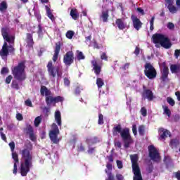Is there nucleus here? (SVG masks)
I'll use <instances>...</instances> for the list:
<instances>
[{
  "instance_id": "nucleus-1",
  "label": "nucleus",
  "mask_w": 180,
  "mask_h": 180,
  "mask_svg": "<svg viewBox=\"0 0 180 180\" xmlns=\"http://www.w3.org/2000/svg\"><path fill=\"white\" fill-rule=\"evenodd\" d=\"M20 154L21 155L20 174L22 176H26L30 171L33 156L29 148H24L20 150Z\"/></svg>"
},
{
  "instance_id": "nucleus-2",
  "label": "nucleus",
  "mask_w": 180,
  "mask_h": 180,
  "mask_svg": "<svg viewBox=\"0 0 180 180\" xmlns=\"http://www.w3.org/2000/svg\"><path fill=\"white\" fill-rule=\"evenodd\" d=\"M152 39L155 44H160L164 49H171L172 46L169 38L162 34H155L153 35Z\"/></svg>"
},
{
  "instance_id": "nucleus-3",
  "label": "nucleus",
  "mask_w": 180,
  "mask_h": 180,
  "mask_svg": "<svg viewBox=\"0 0 180 180\" xmlns=\"http://www.w3.org/2000/svg\"><path fill=\"white\" fill-rule=\"evenodd\" d=\"M12 74L18 81H25L26 79V72H25V63L21 62L17 66L11 69Z\"/></svg>"
},
{
  "instance_id": "nucleus-4",
  "label": "nucleus",
  "mask_w": 180,
  "mask_h": 180,
  "mask_svg": "<svg viewBox=\"0 0 180 180\" xmlns=\"http://www.w3.org/2000/svg\"><path fill=\"white\" fill-rule=\"evenodd\" d=\"M130 158L132 164V171L134 172V180H143L141 176V172L140 170V167L139 166V155H131Z\"/></svg>"
},
{
  "instance_id": "nucleus-5",
  "label": "nucleus",
  "mask_w": 180,
  "mask_h": 180,
  "mask_svg": "<svg viewBox=\"0 0 180 180\" xmlns=\"http://www.w3.org/2000/svg\"><path fill=\"white\" fill-rule=\"evenodd\" d=\"M47 69L49 75L50 77H53V78L56 77V75L58 77H61V75H63V69H61V68H55L51 61L48 63Z\"/></svg>"
},
{
  "instance_id": "nucleus-6",
  "label": "nucleus",
  "mask_w": 180,
  "mask_h": 180,
  "mask_svg": "<svg viewBox=\"0 0 180 180\" xmlns=\"http://www.w3.org/2000/svg\"><path fill=\"white\" fill-rule=\"evenodd\" d=\"M120 136L124 143V147L126 148H129L130 144L133 143V139H131L130 136V129L129 128H124L121 131Z\"/></svg>"
},
{
  "instance_id": "nucleus-7",
  "label": "nucleus",
  "mask_w": 180,
  "mask_h": 180,
  "mask_svg": "<svg viewBox=\"0 0 180 180\" xmlns=\"http://www.w3.org/2000/svg\"><path fill=\"white\" fill-rule=\"evenodd\" d=\"M15 48L12 45L8 46V42L5 41L3 44L2 49L0 50V56L2 60H7L9 53H13Z\"/></svg>"
},
{
  "instance_id": "nucleus-8",
  "label": "nucleus",
  "mask_w": 180,
  "mask_h": 180,
  "mask_svg": "<svg viewBox=\"0 0 180 180\" xmlns=\"http://www.w3.org/2000/svg\"><path fill=\"white\" fill-rule=\"evenodd\" d=\"M144 74L149 79H154L157 77V71L151 63H146L145 65Z\"/></svg>"
},
{
  "instance_id": "nucleus-9",
  "label": "nucleus",
  "mask_w": 180,
  "mask_h": 180,
  "mask_svg": "<svg viewBox=\"0 0 180 180\" xmlns=\"http://www.w3.org/2000/svg\"><path fill=\"white\" fill-rule=\"evenodd\" d=\"M60 134V130L58 129V127H57V124H53L51 126V130L49 133V137L53 141V143H55V144H57L58 141H60V139L57 137Z\"/></svg>"
},
{
  "instance_id": "nucleus-10",
  "label": "nucleus",
  "mask_w": 180,
  "mask_h": 180,
  "mask_svg": "<svg viewBox=\"0 0 180 180\" xmlns=\"http://www.w3.org/2000/svg\"><path fill=\"white\" fill-rule=\"evenodd\" d=\"M148 151H149V157H150L151 160L153 161H156V162H158V161H160L161 156H160V153H158V150L154 146H150L148 147Z\"/></svg>"
},
{
  "instance_id": "nucleus-11",
  "label": "nucleus",
  "mask_w": 180,
  "mask_h": 180,
  "mask_svg": "<svg viewBox=\"0 0 180 180\" xmlns=\"http://www.w3.org/2000/svg\"><path fill=\"white\" fill-rule=\"evenodd\" d=\"M63 63L65 65H71L74 63V52H67L63 57Z\"/></svg>"
},
{
  "instance_id": "nucleus-12",
  "label": "nucleus",
  "mask_w": 180,
  "mask_h": 180,
  "mask_svg": "<svg viewBox=\"0 0 180 180\" xmlns=\"http://www.w3.org/2000/svg\"><path fill=\"white\" fill-rule=\"evenodd\" d=\"M1 34H2L4 40H6V41H7V43H9L10 44H14L15 36L9 35L8 34V31L6 30V29L1 30Z\"/></svg>"
},
{
  "instance_id": "nucleus-13",
  "label": "nucleus",
  "mask_w": 180,
  "mask_h": 180,
  "mask_svg": "<svg viewBox=\"0 0 180 180\" xmlns=\"http://www.w3.org/2000/svg\"><path fill=\"white\" fill-rule=\"evenodd\" d=\"M131 19L133 22V26L136 30H139L143 27V22L139 19L136 16L132 15L131 16Z\"/></svg>"
},
{
  "instance_id": "nucleus-14",
  "label": "nucleus",
  "mask_w": 180,
  "mask_h": 180,
  "mask_svg": "<svg viewBox=\"0 0 180 180\" xmlns=\"http://www.w3.org/2000/svg\"><path fill=\"white\" fill-rule=\"evenodd\" d=\"M160 70L162 72V79L163 81H165L169 74L168 66L164 63L162 65H160Z\"/></svg>"
},
{
  "instance_id": "nucleus-15",
  "label": "nucleus",
  "mask_w": 180,
  "mask_h": 180,
  "mask_svg": "<svg viewBox=\"0 0 180 180\" xmlns=\"http://www.w3.org/2000/svg\"><path fill=\"white\" fill-rule=\"evenodd\" d=\"M159 134L160 136L159 140H165L167 137L171 136V133L164 128L159 129Z\"/></svg>"
},
{
  "instance_id": "nucleus-16",
  "label": "nucleus",
  "mask_w": 180,
  "mask_h": 180,
  "mask_svg": "<svg viewBox=\"0 0 180 180\" xmlns=\"http://www.w3.org/2000/svg\"><path fill=\"white\" fill-rule=\"evenodd\" d=\"M115 25H117L118 29L120 30H123L127 27V24L124 22V19L123 18H118L115 21Z\"/></svg>"
},
{
  "instance_id": "nucleus-17",
  "label": "nucleus",
  "mask_w": 180,
  "mask_h": 180,
  "mask_svg": "<svg viewBox=\"0 0 180 180\" xmlns=\"http://www.w3.org/2000/svg\"><path fill=\"white\" fill-rule=\"evenodd\" d=\"M91 64L93 65V70H94L96 75H99L102 70V66L100 65H98V62L95 60L91 61Z\"/></svg>"
},
{
  "instance_id": "nucleus-18",
  "label": "nucleus",
  "mask_w": 180,
  "mask_h": 180,
  "mask_svg": "<svg viewBox=\"0 0 180 180\" xmlns=\"http://www.w3.org/2000/svg\"><path fill=\"white\" fill-rule=\"evenodd\" d=\"M143 99L153 101V99H154V94L151 90H145L143 94Z\"/></svg>"
},
{
  "instance_id": "nucleus-19",
  "label": "nucleus",
  "mask_w": 180,
  "mask_h": 180,
  "mask_svg": "<svg viewBox=\"0 0 180 180\" xmlns=\"http://www.w3.org/2000/svg\"><path fill=\"white\" fill-rule=\"evenodd\" d=\"M61 49V46H60V44H56V46L54 49V54L52 58V60L54 63L58 60V55L60 54V50Z\"/></svg>"
},
{
  "instance_id": "nucleus-20",
  "label": "nucleus",
  "mask_w": 180,
  "mask_h": 180,
  "mask_svg": "<svg viewBox=\"0 0 180 180\" xmlns=\"http://www.w3.org/2000/svg\"><path fill=\"white\" fill-rule=\"evenodd\" d=\"M166 2H167V4H169L167 6V8L171 13H176V12H178V8L175 6L171 4L172 0H166Z\"/></svg>"
},
{
  "instance_id": "nucleus-21",
  "label": "nucleus",
  "mask_w": 180,
  "mask_h": 180,
  "mask_svg": "<svg viewBox=\"0 0 180 180\" xmlns=\"http://www.w3.org/2000/svg\"><path fill=\"white\" fill-rule=\"evenodd\" d=\"M122 125L120 124H116L114 126L113 129H112V134L113 136H117V134H121L122 131Z\"/></svg>"
},
{
  "instance_id": "nucleus-22",
  "label": "nucleus",
  "mask_w": 180,
  "mask_h": 180,
  "mask_svg": "<svg viewBox=\"0 0 180 180\" xmlns=\"http://www.w3.org/2000/svg\"><path fill=\"white\" fill-rule=\"evenodd\" d=\"M51 91L49 90V89H47V87H46L45 86H42L41 87V95H42V96H46V98H47V96H49V95H51Z\"/></svg>"
},
{
  "instance_id": "nucleus-23",
  "label": "nucleus",
  "mask_w": 180,
  "mask_h": 180,
  "mask_svg": "<svg viewBox=\"0 0 180 180\" xmlns=\"http://www.w3.org/2000/svg\"><path fill=\"white\" fill-rule=\"evenodd\" d=\"M70 16L74 20H78L79 18V13H78V10H77V8H72L70 11Z\"/></svg>"
},
{
  "instance_id": "nucleus-24",
  "label": "nucleus",
  "mask_w": 180,
  "mask_h": 180,
  "mask_svg": "<svg viewBox=\"0 0 180 180\" xmlns=\"http://www.w3.org/2000/svg\"><path fill=\"white\" fill-rule=\"evenodd\" d=\"M45 102L48 106H51L53 103L54 104V97L53 96V94L46 97Z\"/></svg>"
},
{
  "instance_id": "nucleus-25",
  "label": "nucleus",
  "mask_w": 180,
  "mask_h": 180,
  "mask_svg": "<svg viewBox=\"0 0 180 180\" xmlns=\"http://www.w3.org/2000/svg\"><path fill=\"white\" fill-rule=\"evenodd\" d=\"M55 120L58 123V126H61V112L60 111L55 112Z\"/></svg>"
},
{
  "instance_id": "nucleus-26",
  "label": "nucleus",
  "mask_w": 180,
  "mask_h": 180,
  "mask_svg": "<svg viewBox=\"0 0 180 180\" xmlns=\"http://www.w3.org/2000/svg\"><path fill=\"white\" fill-rule=\"evenodd\" d=\"M45 8L46 9V15L48 18H49V19H51L52 22H54V20H56V18L54 17V15H53V13H51V10H50V8L47 6H46Z\"/></svg>"
},
{
  "instance_id": "nucleus-27",
  "label": "nucleus",
  "mask_w": 180,
  "mask_h": 180,
  "mask_svg": "<svg viewBox=\"0 0 180 180\" xmlns=\"http://www.w3.org/2000/svg\"><path fill=\"white\" fill-rule=\"evenodd\" d=\"M108 18H109V11H103L101 15V18L103 22H108Z\"/></svg>"
},
{
  "instance_id": "nucleus-28",
  "label": "nucleus",
  "mask_w": 180,
  "mask_h": 180,
  "mask_svg": "<svg viewBox=\"0 0 180 180\" xmlns=\"http://www.w3.org/2000/svg\"><path fill=\"white\" fill-rule=\"evenodd\" d=\"M170 70L172 74H176V72H179L180 65H172L170 66Z\"/></svg>"
},
{
  "instance_id": "nucleus-29",
  "label": "nucleus",
  "mask_w": 180,
  "mask_h": 180,
  "mask_svg": "<svg viewBox=\"0 0 180 180\" xmlns=\"http://www.w3.org/2000/svg\"><path fill=\"white\" fill-rule=\"evenodd\" d=\"M6 9H8V4H6V1L0 3V12H5Z\"/></svg>"
},
{
  "instance_id": "nucleus-30",
  "label": "nucleus",
  "mask_w": 180,
  "mask_h": 180,
  "mask_svg": "<svg viewBox=\"0 0 180 180\" xmlns=\"http://www.w3.org/2000/svg\"><path fill=\"white\" fill-rule=\"evenodd\" d=\"M162 108L164 110V113L168 116V117H171V110L168 108L167 105H162Z\"/></svg>"
},
{
  "instance_id": "nucleus-31",
  "label": "nucleus",
  "mask_w": 180,
  "mask_h": 180,
  "mask_svg": "<svg viewBox=\"0 0 180 180\" xmlns=\"http://www.w3.org/2000/svg\"><path fill=\"white\" fill-rule=\"evenodd\" d=\"M76 58H77V60H85V56H84V53L82 52L77 51Z\"/></svg>"
},
{
  "instance_id": "nucleus-32",
  "label": "nucleus",
  "mask_w": 180,
  "mask_h": 180,
  "mask_svg": "<svg viewBox=\"0 0 180 180\" xmlns=\"http://www.w3.org/2000/svg\"><path fill=\"white\" fill-rule=\"evenodd\" d=\"M96 84L98 88H102V86L105 85V82H103V79H102V78H97Z\"/></svg>"
},
{
  "instance_id": "nucleus-33",
  "label": "nucleus",
  "mask_w": 180,
  "mask_h": 180,
  "mask_svg": "<svg viewBox=\"0 0 180 180\" xmlns=\"http://www.w3.org/2000/svg\"><path fill=\"white\" fill-rule=\"evenodd\" d=\"M75 34V32L74 31L72 30H69L66 32V37L68 39H72V37H74V35Z\"/></svg>"
},
{
  "instance_id": "nucleus-34",
  "label": "nucleus",
  "mask_w": 180,
  "mask_h": 180,
  "mask_svg": "<svg viewBox=\"0 0 180 180\" xmlns=\"http://www.w3.org/2000/svg\"><path fill=\"white\" fill-rule=\"evenodd\" d=\"M41 123V117L38 116L34 120V126L35 127H38L39 124Z\"/></svg>"
},
{
  "instance_id": "nucleus-35",
  "label": "nucleus",
  "mask_w": 180,
  "mask_h": 180,
  "mask_svg": "<svg viewBox=\"0 0 180 180\" xmlns=\"http://www.w3.org/2000/svg\"><path fill=\"white\" fill-rule=\"evenodd\" d=\"M12 158L14 160L15 162H19V156L16 152H12Z\"/></svg>"
},
{
  "instance_id": "nucleus-36",
  "label": "nucleus",
  "mask_w": 180,
  "mask_h": 180,
  "mask_svg": "<svg viewBox=\"0 0 180 180\" xmlns=\"http://www.w3.org/2000/svg\"><path fill=\"white\" fill-rule=\"evenodd\" d=\"M58 102H63V97L61 96L53 97V106H55L56 103H57Z\"/></svg>"
},
{
  "instance_id": "nucleus-37",
  "label": "nucleus",
  "mask_w": 180,
  "mask_h": 180,
  "mask_svg": "<svg viewBox=\"0 0 180 180\" xmlns=\"http://www.w3.org/2000/svg\"><path fill=\"white\" fill-rule=\"evenodd\" d=\"M25 131L27 134H31L33 133V127L30 125H27V128L25 129Z\"/></svg>"
},
{
  "instance_id": "nucleus-38",
  "label": "nucleus",
  "mask_w": 180,
  "mask_h": 180,
  "mask_svg": "<svg viewBox=\"0 0 180 180\" xmlns=\"http://www.w3.org/2000/svg\"><path fill=\"white\" fill-rule=\"evenodd\" d=\"M167 101L169 104H170L171 106H174V105H175V101L171 97H168L167 98Z\"/></svg>"
},
{
  "instance_id": "nucleus-39",
  "label": "nucleus",
  "mask_w": 180,
  "mask_h": 180,
  "mask_svg": "<svg viewBox=\"0 0 180 180\" xmlns=\"http://www.w3.org/2000/svg\"><path fill=\"white\" fill-rule=\"evenodd\" d=\"M155 19V17H152V18L150 19V30L151 31L154 30V20Z\"/></svg>"
},
{
  "instance_id": "nucleus-40",
  "label": "nucleus",
  "mask_w": 180,
  "mask_h": 180,
  "mask_svg": "<svg viewBox=\"0 0 180 180\" xmlns=\"http://www.w3.org/2000/svg\"><path fill=\"white\" fill-rule=\"evenodd\" d=\"M8 146H9V147L11 148V151L12 153L15 152V142H13V141L10 142Z\"/></svg>"
},
{
  "instance_id": "nucleus-41",
  "label": "nucleus",
  "mask_w": 180,
  "mask_h": 180,
  "mask_svg": "<svg viewBox=\"0 0 180 180\" xmlns=\"http://www.w3.org/2000/svg\"><path fill=\"white\" fill-rule=\"evenodd\" d=\"M98 124H103V115L102 114L98 115Z\"/></svg>"
},
{
  "instance_id": "nucleus-42",
  "label": "nucleus",
  "mask_w": 180,
  "mask_h": 180,
  "mask_svg": "<svg viewBox=\"0 0 180 180\" xmlns=\"http://www.w3.org/2000/svg\"><path fill=\"white\" fill-rule=\"evenodd\" d=\"M139 133L141 136H143V134H144V126L141 125L139 127Z\"/></svg>"
},
{
  "instance_id": "nucleus-43",
  "label": "nucleus",
  "mask_w": 180,
  "mask_h": 180,
  "mask_svg": "<svg viewBox=\"0 0 180 180\" xmlns=\"http://www.w3.org/2000/svg\"><path fill=\"white\" fill-rule=\"evenodd\" d=\"M141 114L142 115V116L146 117L147 116V109H146V108L143 107L141 109Z\"/></svg>"
},
{
  "instance_id": "nucleus-44",
  "label": "nucleus",
  "mask_w": 180,
  "mask_h": 180,
  "mask_svg": "<svg viewBox=\"0 0 180 180\" xmlns=\"http://www.w3.org/2000/svg\"><path fill=\"white\" fill-rule=\"evenodd\" d=\"M167 28H169V30H174V29H175V25L172 22H168Z\"/></svg>"
},
{
  "instance_id": "nucleus-45",
  "label": "nucleus",
  "mask_w": 180,
  "mask_h": 180,
  "mask_svg": "<svg viewBox=\"0 0 180 180\" xmlns=\"http://www.w3.org/2000/svg\"><path fill=\"white\" fill-rule=\"evenodd\" d=\"M13 78V77H12V75H8L6 78V84H11V82L12 81Z\"/></svg>"
},
{
  "instance_id": "nucleus-46",
  "label": "nucleus",
  "mask_w": 180,
  "mask_h": 180,
  "mask_svg": "<svg viewBox=\"0 0 180 180\" xmlns=\"http://www.w3.org/2000/svg\"><path fill=\"white\" fill-rule=\"evenodd\" d=\"M8 72H9V69L8 68H2L1 74H8Z\"/></svg>"
},
{
  "instance_id": "nucleus-47",
  "label": "nucleus",
  "mask_w": 180,
  "mask_h": 180,
  "mask_svg": "<svg viewBox=\"0 0 180 180\" xmlns=\"http://www.w3.org/2000/svg\"><path fill=\"white\" fill-rule=\"evenodd\" d=\"M101 60H105V61H108V56L105 52H103L101 55Z\"/></svg>"
},
{
  "instance_id": "nucleus-48",
  "label": "nucleus",
  "mask_w": 180,
  "mask_h": 180,
  "mask_svg": "<svg viewBox=\"0 0 180 180\" xmlns=\"http://www.w3.org/2000/svg\"><path fill=\"white\" fill-rule=\"evenodd\" d=\"M25 104L26 105V106H30V108L33 107V104L32 103V101L30 100L25 101Z\"/></svg>"
},
{
  "instance_id": "nucleus-49",
  "label": "nucleus",
  "mask_w": 180,
  "mask_h": 180,
  "mask_svg": "<svg viewBox=\"0 0 180 180\" xmlns=\"http://www.w3.org/2000/svg\"><path fill=\"white\" fill-rule=\"evenodd\" d=\"M39 30H38V34L39 36H43V27H41V25L38 26Z\"/></svg>"
},
{
  "instance_id": "nucleus-50",
  "label": "nucleus",
  "mask_w": 180,
  "mask_h": 180,
  "mask_svg": "<svg viewBox=\"0 0 180 180\" xmlns=\"http://www.w3.org/2000/svg\"><path fill=\"white\" fill-rule=\"evenodd\" d=\"M16 119H17V120H19V122H20V121L23 120V115H22V114H20V113H18L16 115Z\"/></svg>"
},
{
  "instance_id": "nucleus-51",
  "label": "nucleus",
  "mask_w": 180,
  "mask_h": 180,
  "mask_svg": "<svg viewBox=\"0 0 180 180\" xmlns=\"http://www.w3.org/2000/svg\"><path fill=\"white\" fill-rule=\"evenodd\" d=\"M117 165L120 169H122V168H123V163L120 160H117Z\"/></svg>"
},
{
  "instance_id": "nucleus-52",
  "label": "nucleus",
  "mask_w": 180,
  "mask_h": 180,
  "mask_svg": "<svg viewBox=\"0 0 180 180\" xmlns=\"http://www.w3.org/2000/svg\"><path fill=\"white\" fill-rule=\"evenodd\" d=\"M132 131H133V134H134V136L137 135V127L136 126V124H134L132 126Z\"/></svg>"
},
{
  "instance_id": "nucleus-53",
  "label": "nucleus",
  "mask_w": 180,
  "mask_h": 180,
  "mask_svg": "<svg viewBox=\"0 0 180 180\" xmlns=\"http://www.w3.org/2000/svg\"><path fill=\"white\" fill-rule=\"evenodd\" d=\"M30 139L32 140V141H34L36 140V136L34 135V133L29 134Z\"/></svg>"
},
{
  "instance_id": "nucleus-54",
  "label": "nucleus",
  "mask_w": 180,
  "mask_h": 180,
  "mask_svg": "<svg viewBox=\"0 0 180 180\" xmlns=\"http://www.w3.org/2000/svg\"><path fill=\"white\" fill-rule=\"evenodd\" d=\"M12 88H14V89H19V85L18 83H16V82H13Z\"/></svg>"
},
{
  "instance_id": "nucleus-55",
  "label": "nucleus",
  "mask_w": 180,
  "mask_h": 180,
  "mask_svg": "<svg viewBox=\"0 0 180 180\" xmlns=\"http://www.w3.org/2000/svg\"><path fill=\"white\" fill-rule=\"evenodd\" d=\"M180 56V49H176L174 51V56L176 57V58H178V57H179Z\"/></svg>"
},
{
  "instance_id": "nucleus-56",
  "label": "nucleus",
  "mask_w": 180,
  "mask_h": 180,
  "mask_svg": "<svg viewBox=\"0 0 180 180\" xmlns=\"http://www.w3.org/2000/svg\"><path fill=\"white\" fill-rule=\"evenodd\" d=\"M27 39L30 41H33V35L32 34H27Z\"/></svg>"
},
{
  "instance_id": "nucleus-57",
  "label": "nucleus",
  "mask_w": 180,
  "mask_h": 180,
  "mask_svg": "<svg viewBox=\"0 0 180 180\" xmlns=\"http://www.w3.org/2000/svg\"><path fill=\"white\" fill-rule=\"evenodd\" d=\"M116 179L117 180H123V179H124V177H123V175H122L120 174H116Z\"/></svg>"
},
{
  "instance_id": "nucleus-58",
  "label": "nucleus",
  "mask_w": 180,
  "mask_h": 180,
  "mask_svg": "<svg viewBox=\"0 0 180 180\" xmlns=\"http://www.w3.org/2000/svg\"><path fill=\"white\" fill-rule=\"evenodd\" d=\"M64 84H65V85L68 86V85H70V79H68V78H67V77H65L64 78Z\"/></svg>"
},
{
  "instance_id": "nucleus-59",
  "label": "nucleus",
  "mask_w": 180,
  "mask_h": 180,
  "mask_svg": "<svg viewBox=\"0 0 180 180\" xmlns=\"http://www.w3.org/2000/svg\"><path fill=\"white\" fill-rule=\"evenodd\" d=\"M115 146L117 147V148H122V143H120V141H115Z\"/></svg>"
},
{
  "instance_id": "nucleus-60",
  "label": "nucleus",
  "mask_w": 180,
  "mask_h": 180,
  "mask_svg": "<svg viewBox=\"0 0 180 180\" xmlns=\"http://www.w3.org/2000/svg\"><path fill=\"white\" fill-rule=\"evenodd\" d=\"M0 135L2 140H4V141H6V136L5 135V134H4V132L2 131H0Z\"/></svg>"
},
{
  "instance_id": "nucleus-61",
  "label": "nucleus",
  "mask_w": 180,
  "mask_h": 180,
  "mask_svg": "<svg viewBox=\"0 0 180 180\" xmlns=\"http://www.w3.org/2000/svg\"><path fill=\"white\" fill-rule=\"evenodd\" d=\"M13 172L15 174H18V165H16V162H14V169Z\"/></svg>"
},
{
  "instance_id": "nucleus-62",
  "label": "nucleus",
  "mask_w": 180,
  "mask_h": 180,
  "mask_svg": "<svg viewBox=\"0 0 180 180\" xmlns=\"http://www.w3.org/2000/svg\"><path fill=\"white\" fill-rule=\"evenodd\" d=\"M134 53L136 56H139L140 54V48L136 46Z\"/></svg>"
},
{
  "instance_id": "nucleus-63",
  "label": "nucleus",
  "mask_w": 180,
  "mask_h": 180,
  "mask_svg": "<svg viewBox=\"0 0 180 180\" xmlns=\"http://www.w3.org/2000/svg\"><path fill=\"white\" fill-rule=\"evenodd\" d=\"M175 95L177 97L178 101H180V92L179 91H176L175 93Z\"/></svg>"
},
{
  "instance_id": "nucleus-64",
  "label": "nucleus",
  "mask_w": 180,
  "mask_h": 180,
  "mask_svg": "<svg viewBox=\"0 0 180 180\" xmlns=\"http://www.w3.org/2000/svg\"><path fill=\"white\" fill-rule=\"evenodd\" d=\"M176 178L178 179V180H180V171L177 172L176 173Z\"/></svg>"
}]
</instances>
